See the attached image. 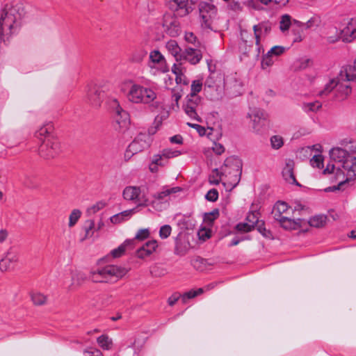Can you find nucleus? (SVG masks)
Listing matches in <instances>:
<instances>
[{
  "instance_id": "1",
  "label": "nucleus",
  "mask_w": 356,
  "mask_h": 356,
  "mask_svg": "<svg viewBox=\"0 0 356 356\" xmlns=\"http://www.w3.org/2000/svg\"><path fill=\"white\" fill-rule=\"evenodd\" d=\"M112 90V86L108 82L102 81L98 84L90 82L84 89L85 100L92 106L99 107L103 101L108 99L110 106L115 112V121L119 128L127 129L130 124L129 115L121 107L117 99H109Z\"/></svg>"
},
{
  "instance_id": "2",
  "label": "nucleus",
  "mask_w": 356,
  "mask_h": 356,
  "mask_svg": "<svg viewBox=\"0 0 356 356\" xmlns=\"http://www.w3.org/2000/svg\"><path fill=\"white\" fill-rule=\"evenodd\" d=\"M25 15L24 6L17 2L6 5L0 11V39L6 41L19 29L22 19Z\"/></svg>"
},
{
  "instance_id": "3",
  "label": "nucleus",
  "mask_w": 356,
  "mask_h": 356,
  "mask_svg": "<svg viewBox=\"0 0 356 356\" xmlns=\"http://www.w3.org/2000/svg\"><path fill=\"white\" fill-rule=\"evenodd\" d=\"M127 272L124 268L115 265L97 267L90 270L89 279L96 283H113L124 276Z\"/></svg>"
},
{
  "instance_id": "4",
  "label": "nucleus",
  "mask_w": 356,
  "mask_h": 356,
  "mask_svg": "<svg viewBox=\"0 0 356 356\" xmlns=\"http://www.w3.org/2000/svg\"><path fill=\"white\" fill-rule=\"evenodd\" d=\"M331 159L341 163L343 174L346 175L345 181L353 180L356 177V156L340 147H334L330 151Z\"/></svg>"
},
{
  "instance_id": "5",
  "label": "nucleus",
  "mask_w": 356,
  "mask_h": 356,
  "mask_svg": "<svg viewBox=\"0 0 356 356\" xmlns=\"http://www.w3.org/2000/svg\"><path fill=\"white\" fill-rule=\"evenodd\" d=\"M129 102L136 104H156L157 95L150 87H145L138 83H132L127 95Z\"/></svg>"
},
{
  "instance_id": "6",
  "label": "nucleus",
  "mask_w": 356,
  "mask_h": 356,
  "mask_svg": "<svg viewBox=\"0 0 356 356\" xmlns=\"http://www.w3.org/2000/svg\"><path fill=\"white\" fill-rule=\"evenodd\" d=\"M242 166V161L237 156H232L225 159L221 170L222 175L227 178L229 191L236 187L240 181Z\"/></svg>"
},
{
  "instance_id": "7",
  "label": "nucleus",
  "mask_w": 356,
  "mask_h": 356,
  "mask_svg": "<svg viewBox=\"0 0 356 356\" xmlns=\"http://www.w3.org/2000/svg\"><path fill=\"white\" fill-rule=\"evenodd\" d=\"M225 90V76L220 73H211L204 82L207 97L211 101L220 100L224 95Z\"/></svg>"
},
{
  "instance_id": "8",
  "label": "nucleus",
  "mask_w": 356,
  "mask_h": 356,
  "mask_svg": "<svg viewBox=\"0 0 356 356\" xmlns=\"http://www.w3.org/2000/svg\"><path fill=\"white\" fill-rule=\"evenodd\" d=\"M123 198L139 207H147L149 204L147 190L145 186H129L124 188Z\"/></svg>"
},
{
  "instance_id": "9",
  "label": "nucleus",
  "mask_w": 356,
  "mask_h": 356,
  "mask_svg": "<svg viewBox=\"0 0 356 356\" xmlns=\"http://www.w3.org/2000/svg\"><path fill=\"white\" fill-rule=\"evenodd\" d=\"M151 141L152 139L149 134L146 133L138 134L125 150L124 154V160L129 161L134 154L147 148L150 145Z\"/></svg>"
},
{
  "instance_id": "10",
  "label": "nucleus",
  "mask_w": 356,
  "mask_h": 356,
  "mask_svg": "<svg viewBox=\"0 0 356 356\" xmlns=\"http://www.w3.org/2000/svg\"><path fill=\"white\" fill-rule=\"evenodd\" d=\"M149 58L148 66L153 74L156 75L168 72L169 67L166 60L159 50L152 51L149 53Z\"/></svg>"
},
{
  "instance_id": "11",
  "label": "nucleus",
  "mask_w": 356,
  "mask_h": 356,
  "mask_svg": "<svg viewBox=\"0 0 356 356\" xmlns=\"http://www.w3.org/2000/svg\"><path fill=\"white\" fill-rule=\"evenodd\" d=\"M201 98L198 95H187L185 102L183 105V109L185 113L192 120L197 122H202L199 115V111L201 108Z\"/></svg>"
},
{
  "instance_id": "12",
  "label": "nucleus",
  "mask_w": 356,
  "mask_h": 356,
  "mask_svg": "<svg viewBox=\"0 0 356 356\" xmlns=\"http://www.w3.org/2000/svg\"><path fill=\"white\" fill-rule=\"evenodd\" d=\"M61 151L60 144L56 138H48L39 147L40 155L47 159L56 157Z\"/></svg>"
},
{
  "instance_id": "13",
  "label": "nucleus",
  "mask_w": 356,
  "mask_h": 356,
  "mask_svg": "<svg viewBox=\"0 0 356 356\" xmlns=\"http://www.w3.org/2000/svg\"><path fill=\"white\" fill-rule=\"evenodd\" d=\"M286 48L276 45L270 48L266 54H264L261 61V67L263 70L269 71L270 67L278 60L279 57L284 54Z\"/></svg>"
},
{
  "instance_id": "14",
  "label": "nucleus",
  "mask_w": 356,
  "mask_h": 356,
  "mask_svg": "<svg viewBox=\"0 0 356 356\" xmlns=\"http://www.w3.org/2000/svg\"><path fill=\"white\" fill-rule=\"evenodd\" d=\"M179 187H173L171 188H163L161 191L156 193L153 196V200L149 202L152 207L157 211H162L168 206V196L172 193H176L179 191Z\"/></svg>"
},
{
  "instance_id": "15",
  "label": "nucleus",
  "mask_w": 356,
  "mask_h": 356,
  "mask_svg": "<svg viewBox=\"0 0 356 356\" xmlns=\"http://www.w3.org/2000/svg\"><path fill=\"white\" fill-rule=\"evenodd\" d=\"M19 261V252L15 248H10L0 260V270L6 271L14 266Z\"/></svg>"
},
{
  "instance_id": "16",
  "label": "nucleus",
  "mask_w": 356,
  "mask_h": 356,
  "mask_svg": "<svg viewBox=\"0 0 356 356\" xmlns=\"http://www.w3.org/2000/svg\"><path fill=\"white\" fill-rule=\"evenodd\" d=\"M350 82H354L353 80L341 79L340 76V72L337 76L336 81V97L340 99L343 100L346 99L352 92V87Z\"/></svg>"
},
{
  "instance_id": "17",
  "label": "nucleus",
  "mask_w": 356,
  "mask_h": 356,
  "mask_svg": "<svg viewBox=\"0 0 356 356\" xmlns=\"http://www.w3.org/2000/svg\"><path fill=\"white\" fill-rule=\"evenodd\" d=\"M259 213L258 212H249L246 216V222L238 223L236 225V229L244 232H250L259 223Z\"/></svg>"
},
{
  "instance_id": "18",
  "label": "nucleus",
  "mask_w": 356,
  "mask_h": 356,
  "mask_svg": "<svg viewBox=\"0 0 356 356\" xmlns=\"http://www.w3.org/2000/svg\"><path fill=\"white\" fill-rule=\"evenodd\" d=\"M248 116L252 122V128L256 132H259L264 125L266 119V113L261 109L254 108L248 113Z\"/></svg>"
},
{
  "instance_id": "19",
  "label": "nucleus",
  "mask_w": 356,
  "mask_h": 356,
  "mask_svg": "<svg viewBox=\"0 0 356 356\" xmlns=\"http://www.w3.org/2000/svg\"><path fill=\"white\" fill-rule=\"evenodd\" d=\"M163 27L165 33L170 37H177L181 33L180 22L175 17L165 18Z\"/></svg>"
},
{
  "instance_id": "20",
  "label": "nucleus",
  "mask_w": 356,
  "mask_h": 356,
  "mask_svg": "<svg viewBox=\"0 0 356 356\" xmlns=\"http://www.w3.org/2000/svg\"><path fill=\"white\" fill-rule=\"evenodd\" d=\"M225 89L229 90L234 95H238L242 92L243 84L236 74L227 76L225 78Z\"/></svg>"
},
{
  "instance_id": "21",
  "label": "nucleus",
  "mask_w": 356,
  "mask_h": 356,
  "mask_svg": "<svg viewBox=\"0 0 356 356\" xmlns=\"http://www.w3.org/2000/svg\"><path fill=\"white\" fill-rule=\"evenodd\" d=\"M294 162L293 160L288 159L285 161V165L282 170V177L284 179L290 184L299 185L293 173Z\"/></svg>"
},
{
  "instance_id": "22",
  "label": "nucleus",
  "mask_w": 356,
  "mask_h": 356,
  "mask_svg": "<svg viewBox=\"0 0 356 356\" xmlns=\"http://www.w3.org/2000/svg\"><path fill=\"white\" fill-rule=\"evenodd\" d=\"M202 58V54L200 49L197 48H186L182 53V59H185L192 65L198 63Z\"/></svg>"
},
{
  "instance_id": "23",
  "label": "nucleus",
  "mask_w": 356,
  "mask_h": 356,
  "mask_svg": "<svg viewBox=\"0 0 356 356\" xmlns=\"http://www.w3.org/2000/svg\"><path fill=\"white\" fill-rule=\"evenodd\" d=\"M340 76L341 79L353 80L356 83V59L353 64L341 67Z\"/></svg>"
},
{
  "instance_id": "24",
  "label": "nucleus",
  "mask_w": 356,
  "mask_h": 356,
  "mask_svg": "<svg viewBox=\"0 0 356 356\" xmlns=\"http://www.w3.org/2000/svg\"><path fill=\"white\" fill-rule=\"evenodd\" d=\"M176 5L175 10L180 17H185L193 11L190 0H172Z\"/></svg>"
},
{
  "instance_id": "25",
  "label": "nucleus",
  "mask_w": 356,
  "mask_h": 356,
  "mask_svg": "<svg viewBox=\"0 0 356 356\" xmlns=\"http://www.w3.org/2000/svg\"><path fill=\"white\" fill-rule=\"evenodd\" d=\"M215 14L216 8L213 5L209 3H202L200 5V14L202 19V25L205 26H209V21L211 17V15H208L204 13Z\"/></svg>"
},
{
  "instance_id": "26",
  "label": "nucleus",
  "mask_w": 356,
  "mask_h": 356,
  "mask_svg": "<svg viewBox=\"0 0 356 356\" xmlns=\"http://www.w3.org/2000/svg\"><path fill=\"white\" fill-rule=\"evenodd\" d=\"M291 209L284 202H277L273 207V215L275 220L280 219L285 216H289Z\"/></svg>"
},
{
  "instance_id": "27",
  "label": "nucleus",
  "mask_w": 356,
  "mask_h": 356,
  "mask_svg": "<svg viewBox=\"0 0 356 356\" xmlns=\"http://www.w3.org/2000/svg\"><path fill=\"white\" fill-rule=\"evenodd\" d=\"M137 211V207L129 210H125L112 216L110 218V220L113 224H118L129 220Z\"/></svg>"
},
{
  "instance_id": "28",
  "label": "nucleus",
  "mask_w": 356,
  "mask_h": 356,
  "mask_svg": "<svg viewBox=\"0 0 356 356\" xmlns=\"http://www.w3.org/2000/svg\"><path fill=\"white\" fill-rule=\"evenodd\" d=\"M165 48L175 58L176 60H182L181 49L177 42L174 40H170L165 44Z\"/></svg>"
},
{
  "instance_id": "29",
  "label": "nucleus",
  "mask_w": 356,
  "mask_h": 356,
  "mask_svg": "<svg viewBox=\"0 0 356 356\" xmlns=\"http://www.w3.org/2000/svg\"><path fill=\"white\" fill-rule=\"evenodd\" d=\"M53 131V125L51 123H47L41 127L36 132L35 136L41 141L46 140L48 138H54L51 136Z\"/></svg>"
},
{
  "instance_id": "30",
  "label": "nucleus",
  "mask_w": 356,
  "mask_h": 356,
  "mask_svg": "<svg viewBox=\"0 0 356 356\" xmlns=\"http://www.w3.org/2000/svg\"><path fill=\"white\" fill-rule=\"evenodd\" d=\"M133 247H134V239H127L118 248L113 250L111 252V254L113 256V257L118 258L121 257L124 254L126 248H132Z\"/></svg>"
},
{
  "instance_id": "31",
  "label": "nucleus",
  "mask_w": 356,
  "mask_h": 356,
  "mask_svg": "<svg viewBox=\"0 0 356 356\" xmlns=\"http://www.w3.org/2000/svg\"><path fill=\"white\" fill-rule=\"evenodd\" d=\"M225 176L222 174V170L220 172L218 169L213 170L212 174L209 176V182L213 185H218L220 181L222 182L223 185L227 189L228 181L227 179H225Z\"/></svg>"
},
{
  "instance_id": "32",
  "label": "nucleus",
  "mask_w": 356,
  "mask_h": 356,
  "mask_svg": "<svg viewBox=\"0 0 356 356\" xmlns=\"http://www.w3.org/2000/svg\"><path fill=\"white\" fill-rule=\"evenodd\" d=\"M277 220L279 221L281 226L285 229H295L298 225V223L291 219L289 216H285Z\"/></svg>"
},
{
  "instance_id": "33",
  "label": "nucleus",
  "mask_w": 356,
  "mask_h": 356,
  "mask_svg": "<svg viewBox=\"0 0 356 356\" xmlns=\"http://www.w3.org/2000/svg\"><path fill=\"white\" fill-rule=\"evenodd\" d=\"M319 23V19L317 17H311L306 23H302L301 22L293 20V24L296 25L298 27L301 29H310L314 26H318Z\"/></svg>"
},
{
  "instance_id": "34",
  "label": "nucleus",
  "mask_w": 356,
  "mask_h": 356,
  "mask_svg": "<svg viewBox=\"0 0 356 356\" xmlns=\"http://www.w3.org/2000/svg\"><path fill=\"white\" fill-rule=\"evenodd\" d=\"M322 107V104L318 101L313 102H304L302 105V108L305 113L317 112Z\"/></svg>"
},
{
  "instance_id": "35",
  "label": "nucleus",
  "mask_w": 356,
  "mask_h": 356,
  "mask_svg": "<svg viewBox=\"0 0 356 356\" xmlns=\"http://www.w3.org/2000/svg\"><path fill=\"white\" fill-rule=\"evenodd\" d=\"M97 343L99 346L104 350H109L113 345L112 339L108 336L102 334L97 338Z\"/></svg>"
},
{
  "instance_id": "36",
  "label": "nucleus",
  "mask_w": 356,
  "mask_h": 356,
  "mask_svg": "<svg viewBox=\"0 0 356 356\" xmlns=\"http://www.w3.org/2000/svg\"><path fill=\"white\" fill-rule=\"evenodd\" d=\"M336 81L337 77L330 80V81L325 84L324 89L318 92V95L323 97L330 94L333 89L336 88Z\"/></svg>"
},
{
  "instance_id": "37",
  "label": "nucleus",
  "mask_w": 356,
  "mask_h": 356,
  "mask_svg": "<svg viewBox=\"0 0 356 356\" xmlns=\"http://www.w3.org/2000/svg\"><path fill=\"white\" fill-rule=\"evenodd\" d=\"M291 24V17L289 15L285 14L282 15L280 21V29L282 32L284 33L288 31Z\"/></svg>"
},
{
  "instance_id": "38",
  "label": "nucleus",
  "mask_w": 356,
  "mask_h": 356,
  "mask_svg": "<svg viewBox=\"0 0 356 356\" xmlns=\"http://www.w3.org/2000/svg\"><path fill=\"white\" fill-rule=\"evenodd\" d=\"M327 217L324 215L315 216L310 218L309 222L311 226L320 227L325 225Z\"/></svg>"
},
{
  "instance_id": "39",
  "label": "nucleus",
  "mask_w": 356,
  "mask_h": 356,
  "mask_svg": "<svg viewBox=\"0 0 356 356\" xmlns=\"http://www.w3.org/2000/svg\"><path fill=\"white\" fill-rule=\"evenodd\" d=\"M83 229L85 231V237L84 238H90L93 236L94 229H95V222L93 220H88L85 222V225L83 227Z\"/></svg>"
},
{
  "instance_id": "40",
  "label": "nucleus",
  "mask_w": 356,
  "mask_h": 356,
  "mask_svg": "<svg viewBox=\"0 0 356 356\" xmlns=\"http://www.w3.org/2000/svg\"><path fill=\"white\" fill-rule=\"evenodd\" d=\"M81 216V211L79 209H75L72 211L69 216L68 226L70 227H74Z\"/></svg>"
},
{
  "instance_id": "41",
  "label": "nucleus",
  "mask_w": 356,
  "mask_h": 356,
  "mask_svg": "<svg viewBox=\"0 0 356 356\" xmlns=\"http://www.w3.org/2000/svg\"><path fill=\"white\" fill-rule=\"evenodd\" d=\"M160 154L162 155L165 159L168 160L170 159L177 157L181 154V152L171 148H166L163 149L161 152Z\"/></svg>"
},
{
  "instance_id": "42",
  "label": "nucleus",
  "mask_w": 356,
  "mask_h": 356,
  "mask_svg": "<svg viewBox=\"0 0 356 356\" xmlns=\"http://www.w3.org/2000/svg\"><path fill=\"white\" fill-rule=\"evenodd\" d=\"M106 206V203L99 201L95 203V204L92 205L91 207H88L87 209L86 213L88 216H92L95 214L97 211L104 208Z\"/></svg>"
},
{
  "instance_id": "43",
  "label": "nucleus",
  "mask_w": 356,
  "mask_h": 356,
  "mask_svg": "<svg viewBox=\"0 0 356 356\" xmlns=\"http://www.w3.org/2000/svg\"><path fill=\"white\" fill-rule=\"evenodd\" d=\"M203 293V289L200 288L197 290H191L188 292L185 293L181 296V300L183 302H186V301L189 299L193 298Z\"/></svg>"
},
{
  "instance_id": "44",
  "label": "nucleus",
  "mask_w": 356,
  "mask_h": 356,
  "mask_svg": "<svg viewBox=\"0 0 356 356\" xmlns=\"http://www.w3.org/2000/svg\"><path fill=\"white\" fill-rule=\"evenodd\" d=\"M181 96H182V95H181V92L177 91L175 90L172 91V96H171L172 104H171V107H172V108L173 110L179 109V101L181 99Z\"/></svg>"
},
{
  "instance_id": "45",
  "label": "nucleus",
  "mask_w": 356,
  "mask_h": 356,
  "mask_svg": "<svg viewBox=\"0 0 356 356\" xmlns=\"http://www.w3.org/2000/svg\"><path fill=\"white\" fill-rule=\"evenodd\" d=\"M270 144L273 149H279L284 145L282 137L277 135L273 136L270 138Z\"/></svg>"
},
{
  "instance_id": "46",
  "label": "nucleus",
  "mask_w": 356,
  "mask_h": 356,
  "mask_svg": "<svg viewBox=\"0 0 356 356\" xmlns=\"http://www.w3.org/2000/svg\"><path fill=\"white\" fill-rule=\"evenodd\" d=\"M46 297L40 293H33L31 300L34 305H42L46 302Z\"/></svg>"
},
{
  "instance_id": "47",
  "label": "nucleus",
  "mask_w": 356,
  "mask_h": 356,
  "mask_svg": "<svg viewBox=\"0 0 356 356\" xmlns=\"http://www.w3.org/2000/svg\"><path fill=\"white\" fill-rule=\"evenodd\" d=\"M184 40L188 43L195 45V47H198L200 46V42L193 32H186L184 35Z\"/></svg>"
},
{
  "instance_id": "48",
  "label": "nucleus",
  "mask_w": 356,
  "mask_h": 356,
  "mask_svg": "<svg viewBox=\"0 0 356 356\" xmlns=\"http://www.w3.org/2000/svg\"><path fill=\"white\" fill-rule=\"evenodd\" d=\"M149 236V229H139L135 235L134 244L136 243V241H143L147 238Z\"/></svg>"
},
{
  "instance_id": "49",
  "label": "nucleus",
  "mask_w": 356,
  "mask_h": 356,
  "mask_svg": "<svg viewBox=\"0 0 356 356\" xmlns=\"http://www.w3.org/2000/svg\"><path fill=\"white\" fill-rule=\"evenodd\" d=\"M202 88V83L200 80H195L191 83V92L188 95H197V93L201 91Z\"/></svg>"
},
{
  "instance_id": "50",
  "label": "nucleus",
  "mask_w": 356,
  "mask_h": 356,
  "mask_svg": "<svg viewBox=\"0 0 356 356\" xmlns=\"http://www.w3.org/2000/svg\"><path fill=\"white\" fill-rule=\"evenodd\" d=\"M161 157L159 156H153L152 161L149 164V169L152 172H156L158 171V167L159 165H162L161 163Z\"/></svg>"
},
{
  "instance_id": "51",
  "label": "nucleus",
  "mask_w": 356,
  "mask_h": 356,
  "mask_svg": "<svg viewBox=\"0 0 356 356\" xmlns=\"http://www.w3.org/2000/svg\"><path fill=\"white\" fill-rule=\"evenodd\" d=\"M172 227L169 225H165L161 227L159 229V236L162 239L167 238L171 234Z\"/></svg>"
},
{
  "instance_id": "52",
  "label": "nucleus",
  "mask_w": 356,
  "mask_h": 356,
  "mask_svg": "<svg viewBox=\"0 0 356 356\" xmlns=\"http://www.w3.org/2000/svg\"><path fill=\"white\" fill-rule=\"evenodd\" d=\"M313 167L322 168L323 167V159L321 155H315L310 161Z\"/></svg>"
},
{
  "instance_id": "53",
  "label": "nucleus",
  "mask_w": 356,
  "mask_h": 356,
  "mask_svg": "<svg viewBox=\"0 0 356 356\" xmlns=\"http://www.w3.org/2000/svg\"><path fill=\"white\" fill-rule=\"evenodd\" d=\"M74 275L71 272L69 271L67 273V277L63 280V284H65L67 287H70L71 286L76 284L75 280H74ZM76 284H79L77 282Z\"/></svg>"
},
{
  "instance_id": "54",
  "label": "nucleus",
  "mask_w": 356,
  "mask_h": 356,
  "mask_svg": "<svg viewBox=\"0 0 356 356\" xmlns=\"http://www.w3.org/2000/svg\"><path fill=\"white\" fill-rule=\"evenodd\" d=\"M205 198L209 202H216L218 198V192L216 189L209 190L205 195Z\"/></svg>"
},
{
  "instance_id": "55",
  "label": "nucleus",
  "mask_w": 356,
  "mask_h": 356,
  "mask_svg": "<svg viewBox=\"0 0 356 356\" xmlns=\"http://www.w3.org/2000/svg\"><path fill=\"white\" fill-rule=\"evenodd\" d=\"M145 248H147V252L150 254H152L157 248V241L156 240H152L147 242L145 245Z\"/></svg>"
},
{
  "instance_id": "56",
  "label": "nucleus",
  "mask_w": 356,
  "mask_h": 356,
  "mask_svg": "<svg viewBox=\"0 0 356 356\" xmlns=\"http://www.w3.org/2000/svg\"><path fill=\"white\" fill-rule=\"evenodd\" d=\"M212 150L217 155H220L225 152V147L220 143L214 142L211 147Z\"/></svg>"
},
{
  "instance_id": "57",
  "label": "nucleus",
  "mask_w": 356,
  "mask_h": 356,
  "mask_svg": "<svg viewBox=\"0 0 356 356\" xmlns=\"http://www.w3.org/2000/svg\"><path fill=\"white\" fill-rule=\"evenodd\" d=\"M187 125L188 127H191L196 129L200 136H204L206 134V132H207L206 129L204 127H202L201 125H199L197 124L190 123V122H188Z\"/></svg>"
},
{
  "instance_id": "58",
  "label": "nucleus",
  "mask_w": 356,
  "mask_h": 356,
  "mask_svg": "<svg viewBox=\"0 0 356 356\" xmlns=\"http://www.w3.org/2000/svg\"><path fill=\"white\" fill-rule=\"evenodd\" d=\"M151 254L147 252V248H145V245H143L140 248L138 249L136 251V255L138 258L144 259L146 257L149 256Z\"/></svg>"
},
{
  "instance_id": "59",
  "label": "nucleus",
  "mask_w": 356,
  "mask_h": 356,
  "mask_svg": "<svg viewBox=\"0 0 356 356\" xmlns=\"http://www.w3.org/2000/svg\"><path fill=\"white\" fill-rule=\"evenodd\" d=\"M84 356H103L101 351L96 348H89L84 351Z\"/></svg>"
},
{
  "instance_id": "60",
  "label": "nucleus",
  "mask_w": 356,
  "mask_h": 356,
  "mask_svg": "<svg viewBox=\"0 0 356 356\" xmlns=\"http://www.w3.org/2000/svg\"><path fill=\"white\" fill-rule=\"evenodd\" d=\"M145 54H146V52H145L144 51H140L138 52H135L131 57V60L134 62H136V63L140 62L143 60V58H144V56H145Z\"/></svg>"
},
{
  "instance_id": "61",
  "label": "nucleus",
  "mask_w": 356,
  "mask_h": 356,
  "mask_svg": "<svg viewBox=\"0 0 356 356\" xmlns=\"http://www.w3.org/2000/svg\"><path fill=\"white\" fill-rule=\"evenodd\" d=\"M254 34L255 37V40H257V43L260 41L261 37L264 35L263 31H260L258 25H254L253 26Z\"/></svg>"
},
{
  "instance_id": "62",
  "label": "nucleus",
  "mask_w": 356,
  "mask_h": 356,
  "mask_svg": "<svg viewBox=\"0 0 356 356\" xmlns=\"http://www.w3.org/2000/svg\"><path fill=\"white\" fill-rule=\"evenodd\" d=\"M197 234H198L200 239H201L202 241H206L207 239L210 238L209 231L204 229H200L198 232Z\"/></svg>"
},
{
  "instance_id": "63",
  "label": "nucleus",
  "mask_w": 356,
  "mask_h": 356,
  "mask_svg": "<svg viewBox=\"0 0 356 356\" xmlns=\"http://www.w3.org/2000/svg\"><path fill=\"white\" fill-rule=\"evenodd\" d=\"M218 211L217 209L214 210L212 212L209 213V214H207V216H205V220L212 222L218 217Z\"/></svg>"
},
{
  "instance_id": "64",
  "label": "nucleus",
  "mask_w": 356,
  "mask_h": 356,
  "mask_svg": "<svg viewBox=\"0 0 356 356\" xmlns=\"http://www.w3.org/2000/svg\"><path fill=\"white\" fill-rule=\"evenodd\" d=\"M259 28L260 29V31H263V33L264 35L266 34H268L270 29H271V27L268 24V23H260L259 24H257Z\"/></svg>"
}]
</instances>
